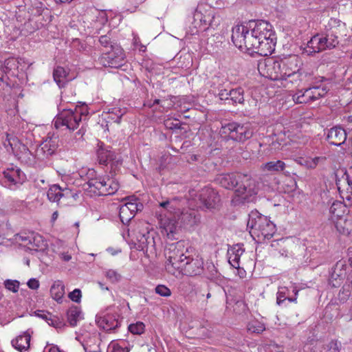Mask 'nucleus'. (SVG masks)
I'll use <instances>...</instances> for the list:
<instances>
[{
    "label": "nucleus",
    "instance_id": "1",
    "mask_svg": "<svg viewBox=\"0 0 352 352\" xmlns=\"http://www.w3.org/2000/svg\"><path fill=\"white\" fill-rule=\"evenodd\" d=\"M215 181L226 189L234 190L235 195L243 202L253 201L258 191L256 180L239 172L219 175Z\"/></svg>",
    "mask_w": 352,
    "mask_h": 352
},
{
    "label": "nucleus",
    "instance_id": "2",
    "mask_svg": "<svg viewBox=\"0 0 352 352\" xmlns=\"http://www.w3.org/2000/svg\"><path fill=\"white\" fill-rule=\"evenodd\" d=\"M247 227L250 233L258 238L271 239L276 231L274 223L257 210H252L249 214Z\"/></svg>",
    "mask_w": 352,
    "mask_h": 352
},
{
    "label": "nucleus",
    "instance_id": "3",
    "mask_svg": "<svg viewBox=\"0 0 352 352\" xmlns=\"http://www.w3.org/2000/svg\"><path fill=\"white\" fill-rule=\"evenodd\" d=\"M250 25H236L232 30V41L241 51L245 50L249 54H254L259 41L255 36L253 29L250 32Z\"/></svg>",
    "mask_w": 352,
    "mask_h": 352
},
{
    "label": "nucleus",
    "instance_id": "4",
    "mask_svg": "<svg viewBox=\"0 0 352 352\" xmlns=\"http://www.w3.org/2000/svg\"><path fill=\"white\" fill-rule=\"evenodd\" d=\"M193 19L195 27L204 31L209 28L214 30L220 25L221 21V16L216 14L215 10L205 4L198 5L195 11Z\"/></svg>",
    "mask_w": 352,
    "mask_h": 352
},
{
    "label": "nucleus",
    "instance_id": "5",
    "mask_svg": "<svg viewBox=\"0 0 352 352\" xmlns=\"http://www.w3.org/2000/svg\"><path fill=\"white\" fill-rule=\"evenodd\" d=\"M253 133L254 130L250 123L232 122L222 124L220 129L222 136L239 142H244L251 138Z\"/></svg>",
    "mask_w": 352,
    "mask_h": 352
},
{
    "label": "nucleus",
    "instance_id": "6",
    "mask_svg": "<svg viewBox=\"0 0 352 352\" xmlns=\"http://www.w3.org/2000/svg\"><path fill=\"white\" fill-rule=\"evenodd\" d=\"M184 246L182 243L178 242L175 245L172 244L166 253L167 261L166 264V270L174 274V270H179L182 263H184L185 257H188V250L186 249L184 252Z\"/></svg>",
    "mask_w": 352,
    "mask_h": 352
},
{
    "label": "nucleus",
    "instance_id": "7",
    "mask_svg": "<svg viewBox=\"0 0 352 352\" xmlns=\"http://www.w3.org/2000/svg\"><path fill=\"white\" fill-rule=\"evenodd\" d=\"M279 60L283 80H287L292 78L293 80H289V82H293V80H300V74L299 71L302 63L299 56L291 54Z\"/></svg>",
    "mask_w": 352,
    "mask_h": 352
},
{
    "label": "nucleus",
    "instance_id": "8",
    "mask_svg": "<svg viewBox=\"0 0 352 352\" xmlns=\"http://www.w3.org/2000/svg\"><path fill=\"white\" fill-rule=\"evenodd\" d=\"M173 217L179 227L188 230H194L201 221V216L198 211L192 208L181 210L178 207Z\"/></svg>",
    "mask_w": 352,
    "mask_h": 352
},
{
    "label": "nucleus",
    "instance_id": "9",
    "mask_svg": "<svg viewBox=\"0 0 352 352\" xmlns=\"http://www.w3.org/2000/svg\"><path fill=\"white\" fill-rule=\"evenodd\" d=\"M81 122V113L72 110H63L54 120L56 129L68 130L70 133L76 129Z\"/></svg>",
    "mask_w": 352,
    "mask_h": 352
},
{
    "label": "nucleus",
    "instance_id": "10",
    "mask_svg": "<svg viewBox=\"0 0 352 352\" xmlns=\"http://www.w3.org/2000/svg\"><path fill=\"white\" fill-rule=\"evenodd\" d=\"M124 58L123 50L118 45L114 44L111 45V50L102 54L99 62L105 67L119 68L124 64Z\"/></svg>",
    "mask_w": 352,
    "mask_h": 352
},
{
    "label": "nucleus",
    "instance_id": "11",
    "mask_svg": "<svg viewBox=\"0 0 352 352\" xmlns=\"http://www.w3.org/2000/svg\"><path fill=\"white\" fill-rule=\"evenodd\" d=\"M197 206L201 208L212 209L218 206L220 197L218 192L211 188H204L195 195Z\"/></svg>",
    "mask_w": 352,
    "mask_h": 352
},
{
    "label": "nucleus",
    "instance_id": "12",
    "mask_svg": "<svg viewBox=\"0 0 352 352\" xmlns=\"http://www.w3.org/2000/svg\"><path fill=\"white\" fill-rule=\"evenodd\" d=\"M280 67V60H275L273 58H267L264 61L259 63L258 65L260 73L272 80H283V74H281Z\"/></svg>",
    "mask_w": 352,
    "mask_h": 352
},
{
    "label": "nucleus",
    "instance_id": "13",
    "mask_svg": "<svg viewBox=\"0 0 352 352\" xmlns=\"http://www.w3.org/2000/svg\"><path fill=\"white\" fill-rule=\"evenodd\" d=\"M3 185L12 190H16L26 179L25 173L16 166L8 168L3 172Z\"/></svg>",
    "mask_w": 352,
    "mask_h": 352
},
{
    "label": "nucleus",
    "instance_id": "14",
    "mask_svg": "<svg viewBox=\"0 0 352 352\" xmlns=\"http://www.w3.org/2000/svg\"><path fill=\"white\" fill-rule=\"evenodd\" d=\"M30 10L31 14H30L29 12L25 11V6H21L15 14L17 21L20 22L25 21L26 20L31 21V16L40 17L42 15L48 16L50 13L49 10L45 5L37 0H34L32 3Z\"/></svg>",
    "mask_w": 352,
    "mask_h": 352
},
{
    "label": "nucleus",
    "instance_id": "15",
    "mask_svg": "<svg viewBox=\"0 0 352 352\" xmlns=\"http://www.w3.org/2000/svg\"><path fill=\"white\" fill-rule=\"evenodd\" d=\"M184 263H182L179 271L184 275L188 276H194L201 275L204 271V261L201 257L191 255L185 257Z\"/></svg>",
    "mask_w": 352,
    "mask_h": 352
},
{
    "label": "nucleus",
    "instance_id": "16",
    "mask_svg": "<svg viewBox=\"0 0 352 352\" xmlns=\"http://www.w3.org/2000/svg\"><path fill=\"white\" fill-rule=\"evenodd\" d=\"M58 136H47V138L37 147L36 156L38 159H44L55 154L59 144Z\"/></svg>",
    "mask_w": 352,
    "mask_h": 352
},
{
    "label": "nucleus",
    "instance_id": "17",
    "mask_svg": "<svg viewBox=\"0 0 352 352\" xmlns=\"http://www.w3.org/2000/svg\"><path fill=\"white\" fill-rule=\"evenodd\" d=\"M248 25L250 29H253V32L258 41L276 36L272 25L266 21H252Z\"/></svg>",
    "mask_w": 352,
    "mask_h": 352
},
{
    "label": "nucleus",
    "instance_id": "18",
    "mask_svg": "<svg viewBox=\"0 0 352 352\" xmlns=\"http://www.w3.org/2000/svg\"><path fill=\"white\" fill-rule=\"evenodd\" d=\"M19 68V62L14 58H9L6 59L3 64L1 65L0 81L6 82L8 85V76H14L17 74Z\"/></svg>",
    "mask_w": 352,
    "mask_h": 352
},
{
    "label": "nucleus",
    "instance_id": "19",
    "mask_svg": "<svg viewBox=\"0 0 352 352\" xmlns=\"http://www.w3.org/2000/svg\"><path fill=\"white\" fill-rule=\"evenodd\" d=\"M47 196L50 201L56 202L58 206H61V198H70L73 195L68 188H62L59 185L54 184L49 188Z\"/></svg>",
    "mask_w": 352,
    "mask_h": 352
},
{
    "label": "nucleus",
    "instance_id": "20",
    "mask_svg": "<svg viewBox=\"0 0 352 352\" xmlns=\"http://www.w3.org/2000/svg\"><path fill=\"white\" fill-rule=\"evenodd\" d=\"M316 91L317 88L314 87L299 89L293 95V100L298 104L315 101L318 100Z\"/></svg>",
    "mask_w": 352,
    "mask_h": 352
},
{
    "label": "nucleus",
    "instance_id": "21",
    "mask_svg": "<svg viewBox=\"0 0 352 352\" xmlns=\"http://www.w3.org/2000/svg\"><path fill=\"white\" fill-rule=\"evenodd\" d=\"M104 177H97L94 178H90L83 185L84 189L90 193L97 196H105L106 190H104L102 184Z\"/></svg>",
    "mask_w": 352,
    "mask_h": 352
},
{
    "label": "nucleus",
    "instance_id": "22",
    "mask_svg": "<svg viewBox=\"0 0 352 352\" xmlns=\"http://www.w3.org/2000/svg\"><path fill=\"white\" fill-rule=\"evenodd\" d=\"M327 139L329 144L335 146H340L346 140V133L341 126H334L329 130Z\"/></svg>",
    "mask_w": 352,
    "mask_h": 352
},
{
    "label": "nucleus",
    "instance_id": "23",
    "mask_svg": "<svg viewBox=\"0 0 352 352\" xmlns=\"http://www.w3.org/2000/svg\"><path fill=\"white\" fill-rule=\"evenodd\" d=\"M96 322L100 329L106 331L116 329L120 325V322L116 316L111 314L96 316Z\"/></svg>",
    "mask_w": 352,
    "mask_h": 352
},
{
    "label": "nucleus",
    "instance_id": "24",
    "mask_svg": "<svg viewBox=\"0 0 352 352\" xmlns=\"http://www.w3.org/2000/svg\"><path fill=\"white\" fill-rule=\"evenodd\" d=\"M276 36L270 38L259 40L254 53L263 56L270 55L275 50Z\"/></svg>",
    "mask_w": 352,
    "mask_h": 352
},
{
    "label": "nucleus",
    "instance_id": "25",
    "mask_svg": "<svg viewBox=\"0 0 352 352\" xmlns=\"http://www.w3.org/2000/svg\"><path fill=\"white\" fill-rule=\"evenodd\" d=\"M324 50V47L320 34H316L313 36L307 42V46L304 48L305 52L309 56H312Z\"/></svg>",
    "mask_w": 352,
    "mask_h": 352
},
{
    "label": "nucleus",
    "instance_id": "26",
    "mask_svg": "<svg viewBox=\"0 0 352 352\" xmlns=\"http://www.w3.org/2000/svg\"><path fill=\"white\" fill-rule=\"evenodd\" d=\"M97 155L100 164L107 165L109 162L115 159V153L109 146H105L103 142L98 144Z\"/></svg>",
    "mask_w": 352,
    "mask_h": 352
},
{
    "label": "nucleus",
    "instance_id": "27",
    "mask_svg": "<svg viewBox=\"0 0 352 352\" xmlns=\"http://www.w3.org/2000/svg\"><path fill=\"white\" fill-rule=\"evenodd\" d=\"M244 251L245 250L239 244L234 245L228 250L229 263L234 268H239L240 258Z\"/></svg>",
    "mask_w": 352,
    "mask_h": 352
},
{
    "label": "nucleus",
    "instance_id": "28",
    "mask_svg": "<svg viewBox=\"0 0 352 352\" xmlns=\"http://www.w3.org/2000/svg\"><path fill=\"white\" fill-rule=\"evenodd\" d=\"M30 335L27 332H24L22 335L12 340V345L20 352H23L30 348Z\"/></svg>",
    "mask_w": 352,
    "mask_h": 352
},
{
    "label": "nucleus",
    "instance_id": "29",
    "mask_svg": "<svg viewBox=\"0 0 352 352\" xmlns=\"http://www.w3.org/2000/svg\"><path fill=\"white\" fill-rule=\"evenodd\" d=\"M320 34L322 43L324 44V50L333 49L338 45L339 41L338 36L336 33L333 31Z\"/></svg>",
    "mask_w": 352,
    "mask_h": 352
},
{
    "label": "nucleus",
    "instance_id": "30",
    "mask_svg": "<svg viewBox=\"0 0 352 352\" xmlns=\"http://www.w3.org/2000/svg\"><path fill=\"white\" fill-rule=\"evenodd\" d=\"M67 75L68 73L63 67L58 66L54 68L53 72V77L54 81L56 82L59 87H64L66 83L70 80V79L67 78Z\"/></svg>",
    "mask_w": 352,
    "mask_h": 352
},
{
    "label": "nucleus",
    "instance_id": "31",
    "mask_svg": "<svg viewBox=\"0 0 352 352\" xmlns=\"http://www.w3.org/2000/svg\"><path fill=\"white\" fill-rule=\"evenodd\" d=\"M51 296L58 302H62L65 294V285L60 280L55 281L50 288Z\"/></svg>",
    "mask_w": 352,
    "mask_h": 352
},
{
    "label": "nucleus",
    "instance_id": "32",
    "mask_svg": "<svg viewBox=\"0 0 352 352\" xmlns=\"http://www.w3.org/2000/svg\"><path fill=\"white\" fill-rule=\"evenodd\" d=\"M67 321L70 326L75 327L77 322L82 318L80 309L76 306L71 307L67 312Z\"/></svg>",
    "mask_w": 352,
    "mask_h": 352
},
{
    "label": "nucleus",
    "instance_id": "33",
    "mask_svg": "<svg viewBox=\"0 0 352 352\" xmlns=\"http://www.w3.org/2000/svg\"><path fill=\"white\" fill-rule=\"evenodd\" d=\"M337 230L344 235H349L352 232V220L340 218L336 223Z\"/></svg>",
    "mask_w": 352,
    "mask_h": 352
},
{
    "label": "nucleus",
    "instance_id": "34",
    "mask_svg": "<svg viewBox=\"0 0 352 352\" xmlns=\"http://www.w3.org/2000/svg\"><path fill=\"white\" fill-rule=\"evenodd\" d=\"M102 181L103 182L102 184H104L103 185L104 190L107 191L105 196L114 194L119 188L118 182L113 178L104 177Z\"/></svg>",
    "mask_w": 352,
    "mask_h": 352
},
{
    "label": "nucleus",
    "instance_id": "35",
    "mask_svg": "<svg viewBox=\"0 0 352 352\" xmlns=\"http://www.w3.org/2000/svg\"><path fill=\"white\" fill-rule=\"evenodd\" d=\"M32 243H29L28 249L37 251L38 250H44L47 246V242L40 234H32Z\"/></svg>",
    "mask_w": 352,
    "mask_h": 352
},
{
    "label": "nucleus",
    "instance_id": "36",
    "mask_svg": "<svg viewBox=\"0 0 352 352\" xmlns=\"http://www.w3.org/2000/svg\"><path fill=\"white\" fill-rule=\"evenodd\" d=\"M289 289L287 287H280L277 292L276 302L280 305L285 300L289 302H296L297 298L289 297Z\"/></svg>",
    "mask_w": 352,
    "mask_h": 352
},
{
    "label": "nucleus",
    "instance_id": "37",
    "mask_svg": "<svg viewBox=\"0 0 352 352\" xmlns=\"http://www.w3.org/2000/svg\"><path fill=\"white\" fill-rule=\"evenodd\" d=\"M286 164L281 160L270 161L264 164V168L270 172L279 173L283 171Z\"/></svg>",
    "mask_w": 352,
    "mask_h": 352
},
{
    "label": "nucleus",
    "instance_id": "38",
    "mask_svg": "<svg viewBox=\"0 0 352 352\" xmlns=\"http://www.w3.org/2000/svg\"><path fill=\"white\" fill-rule=\"evenodd\" d=\"M180 200L177 197H175L170 200H166L160 203V206L166 210L170 213L175 214L179 207V201Z\"/></svg>",
    "mask_w": 352,
    "mask_h": 352
},
{
    "label": "nucleus",
    "instance_id": "39",
    "mask_svg": "<svg viewBox=\"0 0 352 352\" xmlns=\"http://www.w3.org/2000/svg\"><path fill=\"white\" fill-rule=\"evenodd\" d=\"M107 352H129V349L125 342L111 341L107 347Z\"/></svg>",
    "mask_w": 352,
    "mask_h": 352
},
{
    "label": "nucleus",
    "instance_id": "40",
    "mask_svg": "<svg viewBox=\"0 0 352 352\" xmlns=\"http://www.w3.org/2000/svg\"><path fill=\"white\" fill-rule=\"evenodd\" d=\"M243 89L241 87L233 89L229 91L230 100L232 101L233 104H243Z\"/></svg>",
    "mask_w": 352,
    "mask_h": 352
},
{
    "label": "nucleus",
    "instance_id": "41",
    "mask_svg": "<svg viewBox=\"0 0 352 352\" xmlns=\"http://www.w3.org/2000/svg\"><path fill=\"white\" fill-rule=\"evenodd\" d=\"M272 246L274 248H283V250H279V253L282 256H287L289 253V241L287 239H280L278 240L274 241L272 243Z\"/></svg>",
    "mask_w": 352,
    "mask_h": 352
},
{
    "label": "nucleus",
    "instance_id": "42",
    "mask_svg": "<svg viewBox=\"0 0 352 352\" xmlns=\"http://www.w3.org/2000/svg\"><path fill=\"white\" fill-rule=\"evenodd\" d=\"M345 274L346 273L344 271L336 272V270L332 269V272L329 279V284L334 287H339L342 283V280L345 276Z\"/></svg>",
    "mask_w": 352,
    "mask_h": 352
},
{
    "label": "nucleus",
    "instance_id": "43",
    "mask_svg": "<svg viewBox=\"0 0 352 352\" xmlns=\"http://www.w3.org/2000/svg\"><path fill=\"white\" fill-rule=\"evenodd\" d=\"M347 283L343 286L342 289L339 292L338 298L341 302H344L351 295V288L352 287V280H347Z\"/></svg>",
    "mask_w": 352,
    "mask_h": 352
},
{
    "label": "nucleus",
    "instance_id": "44",
    "mask_svg": "<svg viewBox=\"0 0 352 352\" xmlns=\"http://www.w3.org/2000/svg\"><path fill=\"white\" fill-rule=\"evenodd\" d=\"M119 216L123 224H127L135 217L124 205L120 208Z\"/></svg>",
    "mask_w": 352,
    "mask_h": 352
},
{
    "label": "nucleus",
    "instance_id": "45",
    "mask_svg": "<svg viewBox=\"0 0 352 352\" xmlns=\"http://www.w3.org/2000/svg\"><path fill=\"white\" fill-rule=\"evenodd\" d=\"M129 331L134 335H141L144 332L145 325L142 322H137L131 324L129 327Z\"/></svg>",
    "mask_w": 352,
    "mask_h": 352
},
{
    "label": "nucleus",
    "instance_id": "46",
    "mask_svg": "<svg viewBox=\"0 0 352 352\" xmlns=\"http://www.w3.org/2000/svg\"><path fill=\"white\" fill-rule=\"evenodd\" d=\"M248 327L250 331L256 333H260L265 329L264 324L258 322L249 323Z\"/></svg>",
    "mask_w": 352,
    "mask_h": 352
},
{
    "label": "nucleus",
    "instance_id": "47",
    "mask_svg": "<svg viewBox=\"0 0 352 352\" xmlns=\"http://www.w3.org/2000/svg\"><path fill=\"white\" fill-rule=\"evenodd\" d=\"M106 277L112 283H118L122 278L121 274L113 270H109L107 271Z\"/></svg>",
    "mask_w": 352,
    "mask_h": 352
},
{
    "label": "nucleus",
    "instance_id": "48",
    "mask_svg": "<svg viewBox=\"0 0 352 352\" xmlns=\"http://www.w3.org/2000/svg\"><path fill=\"white\" fill-rule=\"evenodd\" d=\"M4 285L6 289L12 291L14 293L18 292L19 287V282L16 280H6L4 282Z\"/></svg>",
    "mask_w": 352,
    "mask_h": 352
},
{
    "label": "nucleus",
    "instance_id": "49",
    "mask_svg": "<svg viewBox=\"0 0 352 352\" xmlns=\"http://www.w3.org/2000/svg\"><path fill=\"white\" fill-rule=\"evenodd\" d=\"M155 291L156 294L161 296L168 297L171 295V292L170 289L164 285H157L155 287Z\"/></svg>",
    "mask_w": 352,
    "mask_h": 352
},
{
    "label": "nucleus",
    "instance_id": "50",
    "mask_svg": "<svg viewBox=\"0 0 352 352\" xmlns=\"http://www.w3.org/2000/svg\"><path fill=\"white\" fill-rule=\"evenodd\" d=\"M19 142V140L16 137L10 133H6V139L3 144L6 147L9 146L13 150V146H16Z\"/></svg>",
    "mask_w": 352,
    "mask_h": 352
},
{
    "label": "nucleus",
    "instance_id": "51",
    "mask_svg": "<svg viewBox=\"0 0 352 352\" xmlns=\"http://www.w3.org/2000/svg\"><path fill=\"white\" fill-rule=\"evenodd\" d=\"M130 201L126 203L124 206H126L129 210L135 215V213L138 211V206H137V199L136 198H129Z\"/></svg>",
    "mask_w": 352,
    "mask_h": 352
},
{
    "label": "nucleus",
    "instance_id": "52",
    "mask_svg": "<svg viewBox=\"0 0 352 352\" xmlns=\"http://www.w3.org/2000/svg\"><path fill=\"white\" fill-rule=\"evenodd\" d=\"M49 325L52 326L56 329L61 328L64 326V324L60 321L56 316L50 314V318L47 321Z\"/></svg>",
    "mask_w": 352,
    "mask_h": 352
},
{
    "label": "nucleus",
    "instance_id": "53",
    "mask_svg": "<svg viewBox=\"0 0 352 352\" xmlns=\"http://www.w3.org/2000/svg\"><path fill=\"white\" fill-rule=\"evenodd\" d=\"M99 42L102 46L107 48V50H111V45H114L108 35H102L99 38Z\"/></svg>",
    "mask_w": 352,
    "mask_h": 352
},
{
    "label": "nucleus",
    "instance_id": "54",
    "mask_svg": "<svg viewBox=\"0 0 352 352\" xmlns=\"http://www.w3.org/2000/svg\"><path fill=\"white\" fill-rule=\"evenodd\" d=\"M343 207L342 204L340 201H334L329 208V212L335 216L340 217L341 214L338 211L339 208Z\"/></svg>",
    "mask_w": 352,
    "mask_h": 352
},
{
    "label": "nucleus",
    "instance_id": "55",
    "mask_svg": "<svg viewBox=\"0 0 352 352\" xmlns=\"http://www.w3.org/2000/svg\"><path fill=\"white\" fill-rule=\"evenodd\" d=\"M206 270L209 272V274L208 275L209 278L212 279L217 276V270L212 263H207Z\"/></svg>",
    "mask_w": 352,
    "mask_h": 352
},
{
    "label": "nucleus",
    "instance_id": "56",
    "mask_svg": "<svg viewBox=\"0 0 352 352\" xmlns=\"http://www.w3.org/2000/svg\"><path fill=\"white\" fill-rule=\"evenodd\" d=\"M69 298L74 302H79L81 298V291L79 289H75L69 294Z\"/></svg>",
    "mask_w": 352,
    "mask_h": 352
},
{
    "label": "nucleus",
    "instance_id": "57",
    "mask_svg": "<svg viewBox=\"0 0 352 352\" xmlns=\"http://www.w3.org/2000/svg\"><path fill=\"white\" fill-rule=\"evenodd\" d=\"M314 87L317 88V91L316 93L318 99L324 97L329 90L327 86H314Z\"/></svg>",
    "mask_w": 352,
    "mask_h": 352
},
{
    "label": "nucleus",
    "instance_id": "58",
    "mask_svg": "<svg viewBox=\"0 0 352 352\" xmlns=\"http://www.w3.org/2000/svg\"><path fill=\"white\" fill-rule=\"evenodd\" d=\"M327 352H340V346L337 340H331L327 345Z\"/></svg>",
    "mask_w": 352,
    "mask_h": 352
},
{
    "label": "nucleus",
    "instance_id": "59",
    "mask_svg": "<svg viewBox=\"0 0 352 352\" xmlns=\"http://www.w3.org/2000/svg\"><path fill=\"white\" fill-rule=\"evenodd\" d=\"M32 234L30 235H19L18 238L16 239L19 242H22L23 243L24 246H29L30 244L32 243Z\"/></svg>",
    "mask_w": 352,
    "mask_h": 352
},
{
    "label": "nucleus",
    "instance_id": "60",
    "mask_svg": "<svg viewBox=\"0 0 352 352\" xmlns=\"http://www.w3.org/2000/svg\"><path fill=\"white\" fill-rule=\"evenodd\" d=\"M346 267V265L345 264V262L343 261H339L336 263V265L333 269L336 270V272L344 271L346 273V272H345Z\"/></svg>",
    "mask_w": 352,
    "mask_h": 352
},
{
    "label": "nucleus",
    "instance_id": "61",
    "mask_svg": "<svg viewBox=\"0 0 352 352\" xmlns=\"http://www.w3.org/2000/svg\"><path fill=\"white\" fill-rule=\"evenodd\" d=\"M35 314L38 317L41 318L46 321H48V319L50 318L51 314L47 311H45L43 310H38L35 312Z\"/></svg>",
    "mask_w": 352,
    "mask_h": 352
},
{
    "label": "nucleus",
    "instance_id": "62",
    "mask_svg": "<svg viewBox=\"0 0 352 352\" xmlns=\"http://www.w3.org/2000/svg\"><path fill=\"white\" fill-rule=\"evenodd\" d=\"M28 286L32 289H36L39 287V282L36 278H31L28 282Z\"/></svg>",
    "mask_w": 352,
    "mask_h": 352
},
{
    "label": "nucleus",
    "instance_id": "63",
    "mask_svg": "<svg viewBox=\"0 0 352 352\" xmlns=\"http://www.w3.org/2000/svg\"><path fill=\"white\" fill-rule=\"evenodd\" d=\"M219 96L221 100H230L229 91L226 89H221L219 93Z\"/></svg>",
    "mask_w": 352,
    "mask_h": 352
},
{
    "label": "nucleus",
    "instance_id": "64",
    "mask_svg": "<svg viewBox=\"0 0 352 352\" xmlns=\"http://www.w3.org/2000/svg\"><path fill=\"white\" fill-rule=\"evenodd\" d=\"M344 175H346V179L347 181V183H348L349 186L351 187V189L352 190V177H351V175H350L349 169L347 171H346Z\"/></svg>",
    "mask_w": 352,
    "mask_h": 352
}]
</instances>
